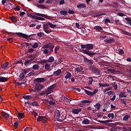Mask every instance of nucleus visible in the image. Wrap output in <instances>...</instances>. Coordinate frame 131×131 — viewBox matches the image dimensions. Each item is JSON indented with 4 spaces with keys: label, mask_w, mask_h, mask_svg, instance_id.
<instances>
[{
    "label": "nucleus",
    "mask_w": 131,
    "mask_h": 131,
    "mask_svg": "<svg viewBox=\"0 0 131 131\" xmlns=\"http://www.w3.org/2000/svg\"><path fill=\"white\" fill-rule=\"evenodd\" d=\"M93 48H94V45H93V44H86V50H83V53L86 55H88V56H90V57H93V56L95 55L96 53L94 52L89 50H92Z\"/></svg>",
    "instance_id": "obj_1"
},
{
    "label": "nucleus",
    "mask_w": 131,
    "mask_h": 131,
    "mask_svg": "<svg viewBox=\"0 0 131 131\" xmlns=\"http://www.w3.org/2000/svg\"><path fill=\"white\" fill-rule=\"evenodd\" d=\"M15 34H16L17 35H18L19 36H21V37H23L24 38H25L26 39H28V38L30 39V37L31 36H34L35 38H36V34H33L30 35H27L25 34L22 33H15Z\"/></svg>",
    "instance_id": "obj_2"
},
{
    "label": "nucleus",
    "mask_w": 131,
    "mask_h": 131,
    "mask_svg": "<svg viewBox=\"0 0 131 131\" xmlns=\"http://www.w3.org/2000/svg\"><path fill=\"white\" fill-rule=\"evenodd\" d=\"M55 48V46H54V44L52 43H48L47 45L45 46V49H49L50 51H49V54H52L53 52H54V49Z\"/></svg>",
    "instance_id": "obj_3"
},
{
    "label": "nucleus",
    "mask_w": 131,
    "mask_h": 131,
    "mask_svg": "<svg viewBox=\"0 0 131 131\" xmlns=\"http://www.w3.org/2000/svg\"><path fill=\"white\" fill-rule=\"evenodd\" d=\"M90 70L93 72V73H95V74H96V75H99L100 74V70H98L97 68L95 67L94 66H91L89 68Z\"/></svg>",
    "instance_id": "obj_4"
},
{
    "label": "nucleus",
    "mask_w": 131,
    "mask_h": 131,
    "mask_svg": "<svg viewBox=\"0 0 131 131\" xmlns=\"http://www.w3.org/2000/svg\"><path fill=\"white\" fill-rule=\"evenodd\" d=\"M43 30L46 33H51L52 30L49 29V24H46L43 25Z\"/></svg>",
    "instance_id": "obj_5"
},
{
    "label": "nucleus",
    "mask_w": 131,
    "mask_h": 131,
    "mask_svg": "<svg viewBox=\"0 0 131 131\" xmlns=\"http://www.w3.org/2000/svg\"><path fill=\"white\" fill-rule=\"evenodd\" d=\"M57 86V83H54L52 85H51V86H50L48 88V89H47V91L48 92V94H52V93H53V90H54V89H56V87Z\"/></svg>",
    "instance_id": "obj_6"
},
{
    "label": "nucleus",
    "mask_w": 131,
    "mask_h": 131,
    "mask_svg": "<svg viewBox=\"0 0 131 131\" xmlns=\"http://www.w3.org/2000/svg\"><path fill=\"white\" fill-rule=\"evenodd\" d=\"M84 62H85L87 65H89L90 66H92V65L94 64V60L93 59H89L86 57L84 58Z\"/></svg>",
    "instance_id": "obj_7"
},
{
    "label": "nucleus",
    "mask_w": 131,
    "mask_h": 131,
    "mask_svg": "<svg viewBox=\"0 0 131 131\" xmlns=\"http://www.w3.org/2000/svg\"><path fill=\"white\" fill-rule=\"evenodd\" d=\"M44 88L45 86H43V85H41V84H40L39 83H36L35 86V90L38 91H41V90Z\"/></svg>",
    "instance_id": "obj_8"
},
{
    "label": "nucleus",
    "mask_w": 131,
    "mask_h": 131,
    "mask_svg": "<svg viewBox=\"0 0 131 131\" xmlns=\"http://www.w3.org/2000/svg\"><path fill=\"white\" fill-rule=\"evenodd\" d=\"M34 15H37V16H39V17H43V18H46V19H50V16L48 15L38 13H35Z\"/></svg>",
    "instance_id": "obj_9"
},
{
    "label": "nucleus",
    "mask_w": 131,
    "mask_h": 131,
    "mask_svg": "<svg viewBox=\"0 0 131 131\" xmlns=\"http://www.w3.org/2000/svg\"><path fill=\"white\" fill-rule=\"evenodd\" d=\"M45 81L46 78H37L34 80L35 82H45Z\"/></svg>",
    "instance_id": "obj_10"
},
{
    "label": "nucleus",
    "mask_w": 131,
    "mask_h": 131,
    "mask_svg": "<svg viewBox=\"0 0 131 131\" xmlns=\"http://www.w3.org/2000/svg\"><path fill=\"white\" fill-rule=\"evenodd\" d=\"M9 80V78L5 77H0V82H6Z\"/></svg>",
    "instance_id": "obj_11"
},
{
    "label": "nucleus",
    "mask_w": 131,
    "mask_h": 131,
    "mask_svg": "<svg viewBox=\"0 0 131 131\" xmlns=\"http://www.w3.org/2000/svg\"><path fill=\"white\" fill-rule=\"evenodd\" d=\"M81 112V108L74 109L72 110L73 114H78L79 112Z\"/></svg>",
    "instance_id": "obj_12"
},
{
    "label": "nucleus",
    "mask_w": 131,
    "mask_h": 131,
    "mask_svg": "<svg viewBox=\"0 0 131 131\" xmlns=\"http://www.w3.org/2000/svg\"><path fill=\"white\" fill-rule=\"evenodd\" d=\"M48 95H50L49 92H48V90L47 89L45 91H42L40 93V96H48Z\"/></svg>",
    "instance_id": "obj_13"
},
{
    "label": "nucleus",
    "mask_w": 131,
    "mask_h": 131,
    "mask_svg": "<svg viewBox=\"0 0 131 131\" xmlns=\"http://www.w3.org/2000/svg\"><path fill=\"white\" fill-rule=\"evenodd\" d=\"M1 115H2V116L4 118H5V119H8V118H9V114H8V113H6L4 112L1 113Z\"/></svg>",
    "instance_id": "obj_14"
},
{
    "label": "nucleus",
    "mask_w": 131,
    "mask_h": 131,
    "mask_svg": "<svg viewBox=\"0 0 131 131\" xmlns=\"http://www.w3.org/2000/svg\"><path fill=\"white\" fill-rule=\"evenodd\" d=\"M77 8L78 9H84V8H86V6L84 3L80 4L77 6Z\"/></svg>",
    "instance_id": "obj_15"
},
{
    "label": "nucleus",
    "mask_w": 131,
    "mask_h": 131,
    "mask_svg": "<svg viewBox=\"0 0 131 131\" xmlns=\"http://www.w3.org/2000/svg\"><path fill=\"white\" fill-rule=\"evenodd\" d=\"M104 42L107 43H112V42H114V38H112L110 39H106L104 40Z\"/></svg>",
    "instance_id": "obj_16"
},
{
    "label": "nucleus",
    "mask_w": 131,
    "mask_h": 131,
    "mask_svg": "<svg viewBox=\"0 0 131 131\" xmlns=\"http://www.w3.org/2000/svg\"><path fill=\"white\" fill-rule=\"evenodd\" d=\"M62 72V70H58L57 71H55L54 72V74L55 76H59L60 74H61V73Z\"/></svg>",
    "instance_id": "obj_17"
},
{
    "label": "nucleus",
    "mask_w": 131,
    "mask_h": 131,
    "mask_svg": "<svg viewBox=\"0 0 131 131\" xmlns=\"http://www.w3.org/2000/svg\"><path fill=\"white\" fill-rule=\"evenodd\" d=\"M31 47H32V48H33V49H36L38 47V43H37V42H35V43L31 42Z\"/></svg>",
    "instance_id": "obj_18"
},
{
    "label": "nucleus",
    "mask_w": 131,
    "mask_h": 131,
    "mask_svg": "<svg viewBox=\"0 0 131 131\" xmlns=\"http://www.w3.org/2000/svg\"><path fill=\"white\" fill-rule=\"evenodd\" d=\"M23 99L24 100H32V97L30 95H24L23 96Z\"/></svg>",
    "instance_id": "obj_19"
},
{
    "label": "nucleus",
    "mask_w": 131,
    "mask_h": 131,
    "mask_svg": "<svg viewBox=\"0 0 131 131\" xmlns=\"http://www.w3.org/2000/svg\"><path fill=\"white\" fill-rule=\"evenodd\" d=\"M94 29H95V30H97L98 31H101V30H103V28H102V27H101L100 26H96L94 27Z\"/></svg>",
    "instance_id": "obj_20"
},
{
    "label": "nucleus",
    "mask_w": 131,
    "mask_h": 131,
    "mask_svg": "<svg viewBox=\"0 0 131 131\" xmlns=\"http://www.w3.org/2000/svg\"><path fill=\"white\" fill-rule=\"evenodd\" d=\"M6 7H7L8 9H14V5L12 3H6Z\"/></svg>",
    "instance_id": "obj_21"
},
{
    "label": "nucleus",
    "mask_w": 131,
    "mask_h": 131,
    "mask_svg": "<svg viewBox=\"0 0 131 131\" xmlns=\"http://www.w3.org/2000/svg\"><path fill=\"white\" fill-rule=\"evenodd\" d=\"M55 116L56 117H60L61 116V112L59 110H56L55 111Z\"/></svg>",
    "instance_id": "obj_22"
},
{
    "label": "nucleus",
    "mask_w": 131,
    "mask_h": 131,
    "mask_svg": "<svg viewBox=\"0 0 131 131\" xmlns=\"http://www.w3.org/2000/svg\"><path fill=\"white\" fill-rule=\"evenodd\" d=\"M119 98H126V95H125V92H121L120 93L119 95Z\"/></svg>",
    "instance_id": "obj_23"
},
{
    "label": "nucleus",
    "mask_w": 131,
    "mask_h": 131,
    "mask_svg": "<svg viewBox=\"0 0 131 131\" xmlns=\"http://www.w3.org/2000/svg\"><path fill=\"white\" fill-rule=\"evenodd\" d=\"M60 15H63V16H67L68 15V11L67 10L60 11L59 12Z\"/></svg>",
    "instance_id": "obj_24"
},
{
    "label": "nucleus",
    "mask_w": 131,
    "mask_h": 131,
    "mask_svg": "<svg viewBox=\"0 0 131 131\" xmlns=\"http://www.w3.org/2000/svg\"><path fill=\"white\" fill-rule=\"evenodd\" d=\"M82 70H83V68L82 67H79L75 69V71H77V72H81Z\"/></svg>",
    "instance_id": "obj_25"
},
{
    "label": "nucleus",
    "mask_w": 131,
    "mask_h": 131,
    "mask_svg": "<svg viewBox=\"0 0 131 131\" xmlns=\"http://www.w3.org/2000/svg\"><path fill=\"white\" fill-rule=\"evenodd\" d=\"M64 78L66 79H70L71 78V73L69 72H67V75L65 76Z\"/></svg>",
    "instance_id": "obj_26"
},
{
    "label": "nucleus",
    "mask_w": 131,
    "mask_h": 131,
    "mask_svg": "<svg viewBox=\"0 0 131 131\" xmlns=\"http://www.w3.org/2000/svg\"><path fill=\"white\" fill-rule=\"evenodd\" d=\"M83 124H90L91 121L88 119H84L82 121Z\"/></svg>",
    "instance_id": "obj_27"
},
{
    "label": "nucleus",
    "mask_w": 131,
    "mask_h": 131,
    "mask_svg": "<svg viewBox=\"0 0 131 131\" xmlns=\"http://www.w3.org/2000/svg\"><path fill=\"white\" fill-rule=\"evenodd\" d=\"M55 61V58L53 56H50L49 59H48V62L49 63H53Z\"/></svg>",
    "instance_id": "obj_28"
},
{
    "label": "nucleus",
    "mask_w": 131,
    "mask_h": 131,
    "mask_svg": "<svg viewBox=\"0 0 131 131\" xmlns=\"http://www.w3.org/2000/svg\"><path fill=\"white\" fill-rule=\"evenodd\" d=\"M84 91L86 95H88V96H91V97H93V92L89 91L86 90V89H84Z\"/></svg>",
    "instance_id": "obj_29"
},
{
    "label": "nucleus",
    "mask_w": 131,
    "mask_h": 131,
    "mask_svg": "<svg viewBox=\"0 0 131 131\" xmlns=\"http://www.w3.org/2000/svg\"><path fill=\"white\" fill-rule=\"evenodd\" d=\"M96 121H97V122H100V123H108V122H110L111 120H107L105 121H101V120H96Z\"/></svg>",
    "instance_id": "obj_30"
},
{
    "label": "nucleus",
    "mask_w": 131,
    "mask_h": 131,
    "mask_svg": "<svg viewBox=\"0 0 131 131\" xmlns=\"http://www.w3.org/2000/svg\"><path fill=\"white\" fill-rule=\"evenodd\" d=\"M8 66H9V62H6L5 63H4L3 64H2L1 67H2V69H6V68H7V67H8Z\"/></svg>",
    "instance_id": "obj_31"
},
{
    "label": "nucleus",
    "mask_w": 131,
    "mask_h": 131,
    "mask_svg": "<svg viewBox=\"0 0 131 131\" xmlns=\"http://www.w3.org/2000/svg\"><path fill=\"white\" fill-rule=\"evenodd\" d=\"M130 118V116L129 115H126L123 118V120L124 121H127L128 119Z\"/></svg>",
    "instance_id": "obj_32"
},
{
    "label": "nucleus",
    "mask_w": 131,
    "mask_h": 131,
    "mask_svg": "<svg viewBox=\"0 0 131 131\" xmlns=\"http://www.w3.org/2000/svg\"><path fill=\"white\" fill-rule=\"evenodd\" d=\"M33 70H38L39 69V66L38 64H34L32 67Z\"/></svg>",
    "instance_id": "obj_33"
},
{
    "label": "nucleus",
    "mask_w": 131,
    "mask_h": 131,
    "mask_svg": "<svg viewBox=\"0 0 131 131\" xmlns=\"http://www.w3.org/2000/svg\"><path fill=\"white\" fill-rule=\"evenodd\" d=\"M9 19L12 21V22L16 23L17 22V18L15 16H11L9 17Z\"/></svg>",
    "instance_id": "obj_34"
},
{
    "label": "nucleus",
    "mask_w": 131,
    "mask_h": 131,
    "mask_svg": "<svg viewBox=\"0 0 131 131\" xmlns=\"http://www.w3.org/2000/svg\"><path fill=\"white\" fill-rule=\"evenodd\" d=\"M107 117H108V118H111V119H114V114L113 113L108 114Z\"/></svg>",
    "instance_id": "obj_35"
},
{
    "label": "nucleus",
    "mask_w": 131,
    "mask_h": 131,
    "mask_svg": "<svg viewBox=\"0 0 131 131\" xmlns=\"http://www.w3.org/2000/svg\"><path fill=\"white\" fill-rule=\"evenodd\" d=\"M94 107L97 109V110H100V108H101V104L100 103H96V104L94 105Z\"/></svg>",
    "instance_id": "obj_36"
},
{
    "label": "nucleus",
    "mask_w": 131,
    "mask_h": 131,
    "mask_svg": "<svg viewBox=\"0 0 131 131\" xmlns=\"http://www.w3.org/2000/svg\"><path fill=\"white\" fill-rule=\"evenodd\" d=\"M25 76V75H24V73H20L19 74V80H22L23 79H24V77Z\"/></svg>",
    "instance_id": "obj_37"
},
{
    "label": "nucleus",
    "mask_w": 131,
    "mask_h": 131,
    "mask_svg": "<svg viewBox=\"0 0 131 131\" xmlns=\"http://www.w3.org/2000/svg\"><path fill=\"white\" fill-rule=\"evenodd\" d=\"M48 25L50 26L51 28L54 29L56 26H57V25H54L51 23H48Z\"/></svg>",
    "instance_id": "obj_38"
},
{
    "label": "nucleus",
    "mask_w": 131,
    "mask_h": 131,
    "mask_svg": "<svg viewBox=\"0 0 131 131\" xmlns=\"http://www.w3.org/2000/svg\"><path fill=\"white\" fill-rule=\"evenodd\" d=\"M31 106H34L35 107H37V106H39L38 102H33L31 103Z\"/></svg>",
    "instance_id": "obj_39"
},
{
    "label": "nucleus",
    "mask_w": 131,
    "mask_h": 131,
    "mask_svg": "<svg viewBox=\"0 0 131 131\" xmlns=\"http://www.w3.org/2000/svg\"><path fill=\"white\" fill-rule=\"evenodd\" d=\"M24 113H18V117L19 118H23L24 117Z\"/></svg>",
    "instance_id": "obj_40"
},
{
    "label": "nucleus",
    "mask_w": 131,
    "mask_h": 131,
    "mask_svg": "<svg viewBox=\"0 0 131 131\" xmlns=\"http://www.w3.org/2000/svg\"><path fill=\"white\" fill-rule=\"evenodd\" d=\"M50 69H51V66H50V64H45V69H46V70H50Z\"/></svg>",
    "instance_id": "obj_41"
},
{
    "label": "nucleus",
    "mask_w": 131,
    "mask_h": 131,
    "mask_svg": "<svg viewBox=\"0 0 131 131\" xmlns=\"http://www.w3.org/2000/svg\"><path fill=\"white\" fill-rule=\"evenodd\" d=\"M89 84H93V82L94 81V79H93V77H90L89 78Z\"/></svg>",
    "instance_id": "obj_42"
},
{
    "label": "nucleus",
    "mask_w": 131,
    "mask_h": 131,
    "mask_svg": "<svg viewBox=\"0 0 131 131\" xmlns=\"http://www.w3.org/2000/svg\"><path fill=\"white\" fill-rule=\"evenodd\" d=\"M125 20H126V21H127V23H128V24H130V26H131V19L129 17H126L125 18Z\"/></svg>",
    "instance_id": "obj_43"
},
{
    "label": "nucleus",
    "mask_w": 131,
    "mask_h": 131,
    "mask_svg": "<svg viewBox=\"0 0 131 131\" xmlns=\"http://www.w3.org/2000/svg\"><path fill=\"white\" fill-rule=\"evenodd\" d=\"M30 17L32 18V19H36V20H37V18L38 17V16H37V15H30Z\"/></svg>",
    "instance_id": "obj_44"
},
{
    "label": "nucleus",
    "mask_w": 131,
    "mask_h": 131,
    "mask_svg": "<svg viewBox=\"0 0 131 131\" xmlns=\"http://www.w3.org/2000/svg\"><path fill=\"white\" fill-rule=\"evenodd\" d=\"M112 86H114L115 90H117V84L116 82H114L111 84Z\"/></svg>",
    "instance_id": "obj_45"
},
{
    "label": "nucleus",
    "mask_w": 131,
    "mask_h": 131,
    "mask_svg": "<svg viewBox=\"0 0 131 131\" xmlns=\"http://www.w3.org/2000/svg\"><path fill=\"white\" fill-rule=\"evenodd\" d=\"M37 7L39 9H47V7H46V6L42 5H38Z\"/></svg>",
    "instance_id": "obj_46"
},
{
    "label": "nucleus",
    "mask_w": 131,
    "mask_h": 131,
    "mask_svg": "<svg viewBox=\"0 0 131 131\" xmlns=\"http://www.w3.org/2000/svg\"><path fill=\"white\" fill-rule=\"evenodd\" d=\"M81 103H85V104H88L91 103V100H82L81 101Z\"/></svg>",
    "instance_id": "obj_47"
},
{
    "label": "nucleus",
    "mask_w": 131,
    "mask_h": 131,
    "mask_svg": "<svg viewBox=\"0 0 131 131\" xmlns=\"http://www.w3.org/2000/svg\"><path fill=\"white\" fill-rule=\"evenodd\" d=\"M112 90V87L107 88L103 90V93H106V92H108V91H111Z\"/></svg>",
    "instance_id": "obj_48"
},
{
    "label": "nucleus",
    "mask_w": 131,
    "mask_h": 131,
    "mask_svg": "<svg viewBox=\"0 0 131 131\" xmlns=\"http://www.w3.org/2000/svg\"><path fill=\"white\" fill-rule=\"evenodd\" d=\"M37 35L38 36V37H42V36L44 35V34L43 32H40V33H37Z\"/></svg>",
    "instance_id": "obj_49"
},
{
    "label": "nucleus",
    "mask_w": 131,
    "mask_h": 131,
    "mask_svg": "<svg viewBox=\"0 0 131 131\" xmlns=\"http://www.w3.org/2000/svg\"><path fill=\"white\" fill-rule=\"evenodd\" d=\"M30 63V60H26L25 63L24 65L26 66V67H27L29 65V63Z\"/></svg>",
    "instance_id": "obj_50"
},
{
    "label": "nucleus",
    "mask_w": 131,
    "mask_h": 131,
    "mask_svg": "<svg viewBox=\"0 0 131 131\" xmlns=\"http://www.w3.org/2000/svg\"><path fill=\"white\" fill-rule=\"evenodd\" d=\"M59 49H60V46H56L55 48L54 52L55 54H57L58 53V50H59Z\"/></svg>",
    "instance_id": "obj_51"
},
{
    "label": "nucleus",
    "mask_w": 131,
    "mask_h": 131,
    "mask_svg": "<svg viewBox=\"0 0 131 131\" xmlns=\"http://www.w3.org/2000/svg\"><path fill=\"white\" fill-rule=\"evenodd\" d=\"M104 15H106V14L99 13V14L94 15V17L95 18H98V17H100V16H104Z\"/></svg>",
    "instance_id": "obj_52"
},
{
    "label": "nucleus",
    "mask_w": 131,
    "mask_h": 131,
    "mask_svg": "<svg viewBox=\"0 0 131 131\" xmlns=\"http://www.w3.org/2000/svg\"><path fill=\"white\" fill-rule=\"evenodd\" d=\"M120 55H123V54H124V52H123V50L122 49H119L118 50Z\"/></svg>",
    "instance_id": "obj_53"
},
{
    "label": "nucleus",
    "mask_w": 131,
    "mask_h": 131,
    "mask_svg": "<svg viewBox=\"0 0 131 131\" xmlns=\"http://www.w3.org/2000/svg\"><path fill=\"white\" fill-rule=\"evenodd\" d=\"M129 129H131L130 127H123V131H129Z\"/></svg>",
    "instance_id": "obj_54"
},
{
    "label": "nucleus",
    "mask_w": 131,
    "mask_h": 131,
    "mask_svg": "<svg viewBox=\"0 0 131 131\" xmlns=\"http://www.w3.org/2000/svg\"><path fill=\"white\" fill-rule=\"evenodd\" d=\"M43 54L45 55H48L49 54V49H46L43 51Z\"/></svg>",
    "instance_id": "obj_55"
},
{
    "label": "nucleus",
    "mask_w": 131,
    "mask_h": 131,
    "mask_svg": "<svg viewBox=\"0 0 131 131\" xmlns=\"http://www.w3.org/2000/svg\"><path fill=\"white\" fill-rule=\"evenodd\" d=\"M98 91L99 90L98 89H95L93 92H92V95L94 96V95H96V94L98 93Z\"/></svg>",
    "instance_id": "obj_56"
},
{
    "label": "nucleus",
    "mask_w": 131,
    "mask_h": 131,
    "mask_svg": "<svg viewBox=\"0 0 131 131\" xmlns=\"http://www.w3.org/2000/svg\"><path fill=\"white\" fill-rule=\"evenodd\" d=\"M115 23L116 25H121L120 21L119 19L115 20Z\"/></svg>",
    "instance_id": "obj_57"
},
{
    "label": "nucleus",
    "mask_w": 131,
    "mask_h": 131,
    "mask_svg": "<svg viewBox=\"0 0 131 131\" xmlns=\"http://www.w3.org/2000/svg\"><path fill=\"white\" fill-rule=\"evenodd\" d=\"M107 95H108V96H111V95H113L114 94V92L113 91H110L106 93Z\"/></svg>",
    "instance_id": "obj_58"
},
{
    "label": "nucleus",
    "mask_w": 131,
    "mask_h": 131,
    "mask_svg": "<svg viewBox=\"0 0 131 131\" xmlns=\"http://www.w3.org/2000/svg\"><path fill=\"white\" fill-rule=\"evenodd\" d=\"M97 116L98 117V118H100V117H102L103 116L102 113H98L97 114Z\"/></svg>",
    "instance_id": "obj_59"
},
{
    "label": "nucleus",
    "mask_w": 131,
    "mask_h": 131,
    "mask_svg": "<svg viewBox=\"0 0 131 131\" xmlns=\"http://www.w3.org/2000/svg\"><path fill=\"white\" fill-rule=\"evenodd\" d=\"M34 51V49H33V48H30L28 50V53H33Z\"/></svg>",
    "instance_id": "obj_60"
},
{
    "label": "nucleus",
    "mask_w": 131,
    "mask_h": 131,
    "mask_svg": "<svg viewBox=\"0 0 131 131\" xmlns=\"http://www.w3.org/2000/svg\"><path fill=\"white\" fill-rule=\"evenodd\" d=\"M25 14H26V13H25V12H21L19 13V16L20 17H22V18H23V16H24Z\"/></svg>",
    "instance_id": "obj_61"
},
{
    "label": "nucleus",
    "mask_w": 131,
    "mask_h": 131,
    "mask_svg": "<svg viewBox=\"0 0 131 131\" xmlns=\"http://www.w3.org/2000/svg\"><path fill=\"white\" fill-rule=\"evenodd\" d=\"M104 22L105 23H111V20H110V19H108V18H106L104 20Z\"/></svg>",
    "instance_id": "obj_62"
},
{
    "label": "nucleus",
    "mask_w": 131,
    "mask_h": 131,
    "mask_svg": "<svg viewBox=\"0 0 131 131\" xmlns=\"http://www.w3.org/2000/svg\"><path fill=\"white\" fill-rule=\"evenodd\" d=\"M64 101H66V102H67L68 103H70V102H71V100L65 97L64 99Z\"/></svg>",
    "instance_id": "obj_63"
},
{
    "label": "nucleus",
    "mask_w": 131,
    "mask_h": 131,
    "mask_svg": "<svg viewBox=\"0 0 131 131\" xmlns=\"http://www.w3.org/2000/svg\"><path fill=\"white\" fill-rule=\"evenodd\" d=\"M110 130L111 131H117V128H116L114 127H113L111 128Z\"/></svg>",
    "instance_id": "obj_64"
}]
</instances>
